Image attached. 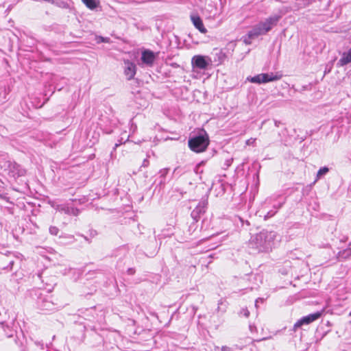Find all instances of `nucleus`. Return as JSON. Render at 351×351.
I'll list each match as a JSON object with an SVG mask.
<instances>
[{"label": "nucleus", "instance_id": "1", "mask_svg": "<svg viewBox=\"0 0 351 351\" xmlns=\"http://www.w3.org/2000/svg\"><path fill=\"white\" fill-rule=\"evenodd\" d=\"M279 20V16H274L267 19L265 22L260 23L256 25L247 34V38H245L244 41L247 44H250V40L253 39L260 35L265 34L269 32L273 26L276 25Z\"/></svg>", "mask_w": 351, "mask_h": 351}, {"label": "nucleus", "instance_id": "2", "mask_svg": "<svg viewBox=\"0 0 351 351\" xmlns=\"http://www.w3.org/2000/svg\"><path fill=\"white\" fill-rule=\"evenodd\" d=\"M209 145V138L207 134L199 135L189 141V146L195 152H202L206 150Z\"/></svg>", "mask_w": 351, "mask_h": 351}, {"label": "nucleus", "instance_id": "3", "mask_svg": "<svg viewBox=\"0 0 351 351\" xmlns=\"http://www.w3.org/2000/svg\"><path fill=\"white\" fill-rule=\"evenodd\" d=\"M280 75H274L273 73H261L254 77H247V80L252 83L261 84L280 80Z\"/></svg>", "mask_w": 351, "mask_h": 351}, {"label": "nucleus", "instance_id": "4", "mask_svg": "<svg viewBox=\"0 0 351 351\" xmlns=\"http://www.w3.org/2000/svg\"><path fill=\"white\" fill-rule=\"evenodd\" d=\"M210 62V58L200 55L193 56L191 60L192 66L200 69H205Z\"/></svg>", "mask_w": 351, "mask_h": 351}, {"label": "nucleus", "instance_id": "5", "mask_svg": "<svg viewBox=\"0 0 351 351\" xmlns=\"http://www.w3.org/2000/svg\"><path fill=\"white\" fill-rule=\"evenodd\" d=\"M322 313L320 312H317L313 314H310L307 316H305L300 319H299L294 325L295 328H299L301 327L303 325H307L318 318L320 317Z\"/></svg>", "mask_w": 351, "mask_h": 351}, {"label": "nucleus", "instance_id": "6", "mask_svg": "<svg viewBox=\"0 0 351 351\" xmlns=\"http://www.w3.org/2000/svg\"><path fill=\"white\" fill-rule=\"evenodd\" d=\"M125 68H124V74L126 76L128 80H132L134 78L136 71V66L135 64L129 61L124 60Z\"/></svg>", "mask_w": 351, "mask_h": 351}, {"label": "nucleus", "instance_id": "7", "mask_svg": "<svg viewBox=\"0 0 351 351\" xmlns=\"http://www.w3.org/2000/svg\"><path fill=\"white\" fill-rule=\"evenodd\" d=\"M156 58V54L150 50L142 52L141 60L144 64L152 66Z\"/></svg>", "mask_w": 351, "mask_h": 351}, {"label": "nucleus", "instance_id": "8", "mask_svg": "<svg viewBox=\"0 0 351 351\" xmlns=\"http://www.w3.org/2000/svg\"><path fill=\"white\" fill-rule=\"evenodd\" d=\"M191 21L194 26L202 33L205 34L207 32V29L205 28L202 20L197 15H192L191 16Z\"/></svg>", "mask_w": 351, "mask_h": 351}, {"label": "nucleus", "instance_id": "9", "mask_svg": "<svg viewBox=\"0 0 351 351\" xmlns=\"http://www.w3.org/2000/svg\"><path fill=\"white\" fill-rule=\"evenodd\" d=\"M351 62V49L346 53H343L342 57L339 60V64L341 66L346 65Z\"/></svg>", "mask_w": 351, "mask_h": 351}, {"label": "nucleus", "instance_id": "10", "mask_svg": "<svg viewBox=\"0 0 351 351\" xmlns=\"http://www.w3.org/2000/svg\"><path fill=\"white\" fill-rule=\"evenodd\" d=\"M82 1L88 8L91 10L97 8L99 3L98 0H82Z\"/></svg>", "mask_w": 351, "mask_h": 351}, {"label": "nucleus", "instance_id": "11", "mask_svg": "<svg viewBox=\"0 0 351 351\" xmlns=\"http://www.w3.org/2000/svg\"><path fill=\"white\" fill-rule=\"evenodd\" d=\"M328 171L329 169L328 167L321 168L317 173V180L319 179L322 176L326 174L328 172Z\"/></svg>", "mask_w": 351, "mask_h": 351}, {"label": "nucleus", "instance_id": "12", "mask_svg": "<svg viewBox=\"0 0 351 351\" xmlns=\"http://www.w3.org/2000/svg\"><path fill=\"white\" fill-rule=\"evenodd\" d=\"M340 256L344 258H348L351 256V249L348 248L340 252Z\"/></svg>", "mask_w": 351, "mask_h": 351}, {"label": "nucleus", "instance_id": "13", "mask_svg": "<svg viewBox=\"0 0 351 351\" xmlns=\"http://www.w3.org/2000/svg\"><path fill=\"white\" fill-rule=\"evenodd\" d=\"M49 231L52 234L56 235L58 234V230L56 227H51Z\"/></svg>", "mask_w": 351, "mask_h": 351}, {"label": "nucleus", "instance_id": "14", "mask_svg": "<svg viewBox=\"0 0 351 351\" xmlns=\"http://www.w3.org/2000/svg\"><path fill=\"white\" fill-rule=\"evenodd\" d=\"M255 141H256L255 138H250L246 141V144L248 145H252L255 142Z\"/></svg>", "mask_w": 351, "mask_h": 351}, {"label": "nucleus", "instance_id": "15", "mask_svg": "<svg viewBox=\"0 0 351 351\" xmlns=\"http://www.w3.org/2000/svg\"><path fill=\"white\" fill-rule=\"evenodd\" d=\"M243 313L244 316H245L246 317H248L250 315V312L247 309H243Z\"/></svg>", "mask_w": 351, "mask_h": 351}]
</instances>
